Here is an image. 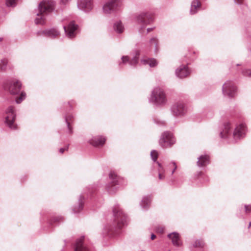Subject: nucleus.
I'll return each mask as SVG.
<instances>
[{"instance_id": "aec40b11", "label": "nucleus", "mask_w": 251, "mask_h": 251, "mask_svg": "<svg viewBox=\"0 0 251 251\" xmlns=\"http://www.w3.org/2000/svg\"><path fill=\"white\" fill-rule=\"evenodd\" d=\"M105 140V138L102 136H96L90 140L89 143L95 147L102 146L104 144Z\"/></svg>"}, {"instance_id": "72a5a7b5", "label": "nucleus", "mask_w": 251, "mask_h": 251, "mask_svg": "<svg viewBox=\"0 0 251 251\" xmlns=\"http://www.w3.org/2000/svg\"><path fill=\"white\" fill-rule=\"evenodd\" d=\"M63 221V217L61 216L55 217L52 218L50 222L51 224H57Z\"/></svg>"}, {"instance_id": "f257e3e1", "label": "nucleus", "mask_w": 251, "mask_h": 251, "mask_svg": "<svg viewBox=\"0 0 251 251\" xmlns=\"http://www.w3.org/2000/svg\"><path fill=\"white\" fill-rule=\"evenodd\" d=\"M247 131L246 126L244 124L237 125L232 133L231 129V124L229 122H226L224 124V129L220 133V136L222 138H228L229 136H232L235 142H237L244 138Z\"/></svg>"}, {"instance_id": "cd10ccee", "label": "nucleus", "mask_w": 251, "mask_h": 251, "mask_svg": "<svg viewBox=\"0 0 251 251\" xmlns=\"http://www.w3.org/2000/svg\"><path fill=\"white\" fill-rule=\"evenodd\" d=\"M113 29L118 33H121L124 30V26L121 21H117L114 24Z\"/></svg>"}, {"instance_id": "20e7f679", "label": "nucleus", "mask_w": 251, "mask_h": 251, "mask_svg": "<svg viewBox=\"0 0 251 251\" xmlns=\"http://www.w3.org/2000/svg\"><path fill=\"white\" fill-rule=\"evenodd\" d=\"M122 0H109L102 7V11L104 15L109 16L115 14L121 6Z\"/></svg>"}, {"instance_id": "6e6552de", "label": "nucleus", "mask_w": 251, "mask_h": 251, "mask_svg": "<svg viewBox=\"0 0 251 251\" xmlns=\"http://www.w3.org/2000/svg\"><path fill=\"white\" fill-rule=\"evenodd\" d=\"M171 111L172 115L175 117L183 116L187 111L186 104L182 101H176L172 105Z\"/></svg>"}, {"instance_id": "c756f323", "label": "nucleus", "mask_w": 251, "mask_h": 251, "mask_svg": "<svg viewBox=\"0 0 251 251\" xmlns=\"http://www.w3.org/2000/svg\"><path fill=\"white\" fill-rule=\"evenodd\" d=\"M204 242L202 240H196L194 243L193 244V246L195 248H202L204 246Z\"/></svg>"}, {"instance_id": "f3484780", "label": "nucleus", "mask_w": 251, "mask_h": 251, "mask_svg": "<svg viewBox=\"0 0 251 251\" xmlns=\"http://www.w3.org/2000/svg\"><path fill=\"white\" fill-rule=\"evenodd\" d=\"M138 54L134 56L132 59H130L128 56H123L122 57V61L119 63V65H125L128 63L130 66H134L138 62Z\"/></svg>"}, {"instance_id": "49530a36", "label": "nucleus", "mask_w": 251, "mask_h": 251, "mask_svg": "<svg viewBox=\"0 0 251 251\" xmlns=\"http://www.w3.org/2000/svg\"><path fill=\"white\" fill-rule=\"evenodd\" d=\"M235 2L238 4H241L243 3L244 0H234Z\"/></svg>"}, {"instance_id": "5701e85b", "label": "nucleus", "mask_w": 251, "mask_h": 251, "mask_svg": "<svg viewBox=\"0 0 251 251\" xmlns=\"http://www.w3.org/2000/svg\"><path fill=\"white\" fill-rule=\"evenodd\" d=\"M201 6V2L198 0H193L191 3L190 13L191 15L196 14Z\"/></svg>"}, {"instance_id": "c03bdc74", "label": "nucleus", "mask_w": 251, "mask_h": 251, "mask_svg": "<svg viewBox=\"0 0 251 251\" xmlns=\"http://www.w3.org/2000/svg\"><path fill=\"white\" fill-rule=\"evenodd\" d=\"M70 0H60V3L63 5H66L68 3Z\"/></svg>"}, {"instance_id": "4468645a", "label": "nucleus", "mask_w": 251, "mask_h": 251, "mask_svg": "<svg viewBox=\"0 0 251 251\" xmlns=\"http://www.w3.org/2000/svg\"><path fill=\"white\" fill-rule=\"evenodd\" d=\"M77 27L78 25L73 21L70 22L67 26H63L65 32L69 38H73L75 37Z\"/></svg>"}, {"instance_id": "a18cd8bd", "label": "nucleus", "mask_w": 251, "mask_h": 251, "mask_svg": "<svg viewBox=\"0 0 251 251\" xmlns=\"http://www.w3.org/2000/svg\"><path fill=\"white\" fill-rule=\"evenodd\" d=\"M68 149V146H67V147H66L65 148H60L59 149V152L61 153H63L64 151L65 150H67Z\"/></svg>"}, {"instance_id": "a878e982", "label": "nucleus", "mask_w": 251, "mask_h": 251, "mask_svg": "<svg viewBox=\"0 0 251 251\" xmlns=\"http://www.w3.org/2000/svg\"><path fill=\"white\" fill-rule=\"evenodd\" d=\"M64 118L67 125L68 132L70 134H72L73 133V129L71 126V123L72 122L74 116L71 114H68V115H66Z\"/></svg>"}, {"instance_id": "7c9ffc66", "label": "nucleus", "mask_w": 251, "mask_h": 251, "mask_svg": "<svg viewBox=\"0 0 251 251\" xmlns=\"http://www.w3.org/2000/svg\"><path fill=\"white\" fill-rule=\"evenodd\" d=\"M168 169H172L171 175H173L177 168V166L175 162H171L167 166Z\"/></svg>"}, {"instance_id": "393cba45", "label": "nucleus", "mask_w": 251, "mask_h": 251, "mask_svg": "<svg viewBox=\"0 0 251 251\" xmlns=\"http://www.w3.org/2000/svg\"><path fill=\"white\" fill-rule=\"evenodd\" d=\"M85 198V195L82 194L80 196L77 207H75L73 209L74 213H77L81 211L83 207V200Z\"/></svg>"}, {"instance_id": "4c0bfd02", "label": "nucleus", "mask_w": 251, "mask_h": 251, "mask_svg": "<svg viewBox=\"0 0 251 251\" xmlns=\"http://www.w3.org/2000/svg\"><path fill=\"white\" fill-rule=\"evenodd\" d=\"M6 4L7 6L14 7L16 5V0H6Z\"/></svg>"}, {"instance_id": "423d86ee", "label": "nucleus", "mask_w": 251, "mask_h": 251, "mask_svg": "<svg viewBox=\"0 0 251 251\" xmlns=\"http://www.w3.org/2000/svg\"><path fill=\"white\" fill-rule=\"evenodd\" d=\"M6 116L5 123L11 129L14 130L17 128V125L14 122L16 119V114L14 108L12 106H9L5 110Z\"/></svg>"}, {"instance_id": "f03ea898", "label": "nucleus", "mask_w": 251, "mask_h": 251, "mask_svg": "<svg viewBox=\"0 0 251 251\" xmlns=\"http://www.w3.org/2000/svg\"><path fill=\"white\" fill-rule=\"evenodd\" d=\"M55 7V2L52 0H43L38 5V12L35 19L36 25H43L46 23V15L51 12Z\"/></svg>"}, {"instance_id": "8fccbe9b", "label": "nucleus", "mask_w": 251, "mask_h": 251, "mask_svg": "<svg viewBox=\"0 0 251 251\" xmlns=\"http://www.w3.org/2000/svg\"><path fill=\"white\" fill-rule=\"evenodd\" d=\"M251 226V222H250V224H249V227H250Z\"/></svg>"}, {"instance_id": "f704fd0d", "label": "nucleus", "mask_w": 251, "mask_h": 251, "mask_svg": "<svg viewBox=\"0 0 251 251\" xmlns=\"http://www.w3.org/2000/svg\"><path fill=\"white\" fill-rule=\"evenodd\" d=\"M158 173L165 174V170L164 167L159 162H156Z\"/></svg>"}, {"instance_id": "79ce46f5", "label": "nucleus", "mask_w": 251, "mask_h": 251, "mask_svg": "<svg viewBox=\"0 0 251 251\" xmlns=\"http://www.w3.org/2000/svg\"><path fill=\"white\" fill-rule=\"evenodd\" d=\"M158 179L160 180L164 179L165 177V174L158 173Z\"/></svg>"}, {"instance_id": "473e14b6", "label": "nucleus", "mask_w": 251, "mask_h": 251, "mask_svg": "<svg viewBox=\"0 0 251 251\" xmlns=\"http://www.w3.org/2000/svg\"><path fill=\"white\" fill-rule=\"evenodd\" d=\"M151 156L153 162L156 163V162H157V159L158 158L157 151L155 150H152L151 152Z\"/></svg>"}, {"instance_id": "bb28decb", "label": "nucleus", "mask_w": 251, "mask_h": 251, "mask_svg": "<svg viewBox=\"0 0 251 251\" xmlns=\"http://www.w3.org/2000/svg\"><path fill=\"white\" fill-rule=\"evenodd\" d=\"M141 63L144 65H149L151 67H154L157 64V62L155 59L147 58L141 60Z\"/></svg>"}, {"instance_id": "4be33fe9", "label": "nucleus", "mask_w": 251, "mask_h": 251, "mask_svg": "<svg viewBox=\"0 0 251 251\" xmlns=\"http://www.w3.org/2000/svg\"><path fill=\"white\" fill-rule=\"evenodd\" d=\"M151 202V198L150 196H144L140 203L141 207L147 210L150 205Z\"/></svg>"}, {"instance_id": "f8f14e48", "label": "nucleus", "mask_w": 251, "mask_h": 251, "mask_svg": "<svg viewBox=\"0 0 251 251\" xmlns=\"http://www.w3.org/2000/svg\"><path fill=\"white\" fill-rule=\"evenodd\" d=\"M77 6L79 10L89 12L93 8V0H77Z\"/></svg>"}, {"instance_id": "a211bd4d", "label": "nucleus", "mask_w": 251, "mask_h": 251, "mask_svg": "<svg viewBox=\"0 0 251 251\" xmlns=\"http://www.w3.org/2000/svg\"><path fill=\"white\" fill-rule=\"evenodd\" d=\"M168 237L171 240L174 246L176 247H180L182 245V243L180 239V236L177 232H174L168 235Z\"/></svg>"}, {"instance_id": "c85d7f7f", "label": "nucleus", "mask_w": 251, "mask_h": 251, "mask_svg": "<svg viewBox=\"0 0 251 251\" xmlns=\"http://www.w3.org/2000/svg\"><path fill=\"white\" fill-rule=\"evenodd\" d=\"M103 236L111 237L113 236V232L112 231V228H110L109 226H105L102 232Z\"/></svg>"}, {"instance_id": "9b49d317", "label": "nucleus", "mask_w": 251, "mask_h": 251, "mask_svg": "<svg viewBox=\"0 0 251 251\" xmlns=\"http://www.w3.org/2000/svg\"><path fill=\"white\" fill-rule=\"evenodd\" d=\"M136 20L139 24L144 27L150 24L153 21L152 15L149 12H142L136 17Z\"/></svg>"}, {"instance_id": "e433bc0d", "label": "nucleus", "mask_w": 251, "mask_h": 251, "mask_svg": "<svg viewBox=\"0 0 251 251\" xmlns=\"http://www.w3.org/2000/svg\"><path fill=\"white\" fill-rule=\"evenodd\" d=\"M242 75L245 76L251 77V70L244 69L242 72Z\"/></svg>"}, {"instance_id": "ddd939ff", "label": "nucleus", "mask_w": 251, "mask_h": 251, "mask_svg": "<svg viewBox=\"0 0 251 251\" xmlns=\"http://www.w3.org/2000/svg\"><path fill=\"white\" fill-rule=\"evenodd\" d=\"M60 34L59 31L55 28L46 29L44 30L39 31L37 32L38 36H45L46 37L54 39Z\"/></svg>"}, {"instance_id": "7ed1b4c3", "label": "nucleus", "mask_w": 251, "mask_h": 251, "mask_svg": "<svg viewBox=\"0 0 251 251\" xmlns=\"http://www.w3.org/2000/svg\"><path fill=\"white\" fill-rule=\"evenodd\" d=\"M149 102L156 106H162L166 104L167 98L164 91L159 87H156L151 92L149 99Z\"/></svg>"}, {"instance_id": "b1692460", "label": "nucleus", "mask_w": 251, "mask_h": 251, "mask_svg": "<svg viewBox=\"0 0 251 251\" xmlns=\"http://www.w3.org/2000/svg\"><path fill=\"white\" fill-rule=\"evenodd\" d=\"M149 46L150 48H154V52L157 53L158 51L159 41L157 37H152L149 41Z\"/></svg>"}, {"instance_id": "9d476101", "label": "nucleus", "mask_w": 251, "mask_h": 251, "mask_svg": "<svg viewBox=\"0 0 251 251\" xmlns=\"http://www.w3.org/2000/svg\"><path fill=\"white\" fill-rule=\"evenodd\" d=\"M109 179L110 183L106 186V188L109 193H114L120 185V178L115 173L111 172L109 174Z\"/></svg>"}, {"instance_id": "2f4dec72", "label": "nucleus", "mask_w": 251, "mask_h": 251, "mask_svg": "<svg viewBox=\"0 0 251 251\" xmlns=\"http://www.w3.org/2000/svg\"><path fill=\"white\" fill-rule=\"evenodd\" d=\"M8 63V60L6 58L1 59L0 63V69L2 70H5Z\"/></svg>"}, {"instance_id": "37998d69", "label": "nucleus", "mask_w": 251, "mask_h": 251, "mask_svg": "<svg viewBox=\"0 0 251 251\" xmlns=\"http://www.w3.org/2000/svg\"><path fill=\"white\" fill-rule=\"evenodd\" d=\"M156 230L157 232L162 233L164 231V227H161V226H159L156 228Z\"/></svg>"}, {"instance_id": "ea45409f", "label": "nucleus", "mask_w": 251, "mask_h": 251, "mask_svg": "<svg viewBox=\"0 0 251 251\" xmlns=\"http://www.w3.org/2000/svg\"><path fill=\"white\" fill-rule=\"evenodd\" d=\"M245 209L247 214L251 213V204L245 205Z\"/></svg>"}, {"instance_id": "09e8293b", "label": "nucleus", "mask_w": 251, "mask_h": 251, "mask_svg": "<svg viewBox=\"0 0 251 251\" xmlns=\"http://www.w3.org/2000/svg\"><path fill=\"white\" fill-rule=\"evenodd\" d=\"M153 28H148L147 30V33H149L152 30H153Z\"/></svg>"}, {"instance_id": "1a4fd4ad", "label": "nucleus", "mask_w": 251, "mask_h": 251, "mask_svg": "<svg viewBox=\"0 0 251 251\" xmlns=\"http://www.w3.org/2000/svg\"><path fill=\"white\" fill-rule=\"evenodd\" d=\"M176 142V139L172 133L169 131L164 132L159 139V145L163 148H168Z\"/></svg>"}, {"instance_id": "de8ad7c7", "label": "nucleus", "mask_w": 251, "mask_h": 251, "mask_svg": "<svg viewBox=\"0 0 251 251\" xmlns=\"http://www.w3.org/2000/svg\"><path fill=\"white\" fill-rule=\"evenodd\" d=\"M155 237H156V236H155V234H152L151 235V240H154L155 238Z\"/></svg>"}, {"instance_id": "6ab92c4d", "label": "nucleus", "mask_w": 251, "mask_h": 251, "mask_svg": "<svg viewBox=\"0 0 251 251\" xmlns=\"http://www.w3.org/2000/svg\"><path fill=\"white\" fill-rule=\"evenodd\" d=\"M84 237H81L77 240L75 246V251H91L83 242Z\"/></svg>"}, {"instance_id": "58836bf2", "label": "nucleus", "mask_w": 251, "mask_h": 251, "mask_svg": "<svg viewBox=\"0 0 251 251\" xmlns=\"http://www.w3.org/2000/svg\"><path fill=\"white\" fill-rule=\"evenodd\" d=\"M96 189V187L93 186H90L87 187L85 190L86 191H87V195H88V194L91 195L93 192V191H95Z\"/></svg>"}, {"instance_id": "0eeeda50", "label": "nucleus", "mask_w": 251, "mask_h": 251, "mask_svg": "<svg viewBox=\"0 0 251 251\" xmlns=\"http://www.w3.org/2000/svg\"><path fill=\"white\" fill-rule=\"evenodd\" d=\"M222 92L225 97L233 98L237 93V87L231 80H227L223 85Z\"/></svg>"}, {"instance_id": "39448f33", "label": "nucleus", "mask_w": 251, "mask_h": 251, "mask_svg": "<svg viewBox=\"0 0 251 251\" xmlns=\"http://www.w3.org/2000/svg\"><path fill=\"white\" fill-rule=\"evenodd\" d=\"M113 212L115 224H116L119 228H121L126 224V216L124 214L123 211L118 204L114 206Z\"/></svg>"}, {"instance_id": "412c9836", "label": "nucleus", "mask_w": 251, "mask_h": 251, "mask_svg": "<svg viewBox=\"0 0 251 251\" xmlns=\"http://www.w3.org/2000/svg\"><path fill=\"white\" fill-rule=\"evenodd\" d=\"M198 159L197 165L199 167H204L209 163V157L207 155H201Z\"/></svg>"}, {"instance_id": "a19ab883", "label": "nucleus", "mask_w": 251, "mask_h": 251, "mask_svg": "<svg viewBox=\"0 0 251 251\" xmlns=\"http://www.w3.org/2000/svg\"><path fill=\"white\" fill-rule=\"evenodd\" d=\"M154 123H155L156 124L159 125H162V126H164L165 125V123L164 121H160L158 119H154Z\"/></svg>"}, {"instance_id": "2eb2a0df", "label": "nucleus", "mask_w": 251, "mask_h": 251, "mask_svg": "<svg viewBox=\"0 0 251 251\" xmlns=\"http://www.w3.org/2000/svg\"><path fill=\"white\" fill-rule=\"evenodd\" d=\"M190 70L187 65H180L176 70V75L177 77L183 78L190 74Z\"/></svg>"}, {"instance_id": "3c124183", "label": "nucleus", "mask_w": 251, "mask_h": 251, "mask_svg": "<svg viewBox=\"0 0 251 251\" xmlns=\"http://www.w3.org/2000/svg\"><path fill=\"white\" fill-rule=\"evenodd\" d=\"M2 38H0V42L2 40Z\"/></svg>"}, {"instance_id": "dca6fc26", "label": "nucleus", "mask_w": 251, "mask_h": 251, "mask_svg": "<svg viewBox=\"0 0 251 251\" xmlns=\"http://www.w3.org/2000/svg\"><path fill=\"white\" fill-rule=\"evenodd\" d=\"M22 84L18 80H13L9 82L8 88L11 94L16 95L20 93Z\"/></svg>"}, {"instance_id": "c9c22d12", "label": "nucleus", "mask_w": 251, "mask_h": 251, "mask_svg": "<svg viewBox=\"0 0 251 251\" xmlns=\"http://www.w3.org/2000/svg\"><path fill=\"white\" fill-rule=\"evenodd\" d=\"M25 92H22L20 95V96L16 99V102L17 103H21L24 99L25 98Z\"/></svg>"}]
</instances>
